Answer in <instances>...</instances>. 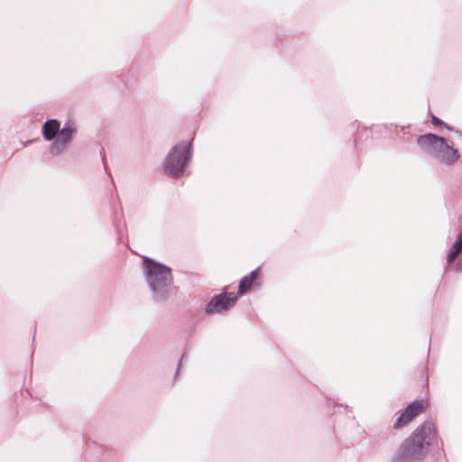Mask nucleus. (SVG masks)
I'll use <instances>...</instances> for the list:
<instances>
[{
	"instance_id": "39448f33",
	"label": "nucleus",
	"mask_w": 462,
	"mask_h": 462,
	"mask_svg": "<svg viewBox=\"0 0 462 462\" xmlns=\"http://www.w3.org/2000/svg\"><path fill=\"white\" fill-rule=\"evenodd\" d=\"M77 127L74 123H67L60 130V132L52 140L50 146V152L58 156L65 152L69 148L75 134Z\"/></svg>"
},
{
	"instance_id": "9d476101",
	"label": "nucleus",
	"mask_w": 462,
	"mask_h": 462,
	"mask_svg": "<svg viewBox=\"0 0 462 462\" xmlns=\"http://www.w3.org/2000/svg\"><path fill=\"white\" fill-rule=\"evenodd\" d=\"M461 250H462V233L459 234L457 239L453 244L452 248L447 256L448 262L451 263L457 257V255L460 253Z\"/></svg>"
},
{
	"instance_id": "0eeeda50",
	"label": "nucleus",
	"mask_w": 462,
	"mask_h": 462,
	"mask_svg": "<svg viewBox=\"0 0 462 462\" xmlns=\"http://www.w3.org/2000/svg\"><path fill=\"white\" fill-rule=\"evenodd\" d=\"M427 406L423 400L411 403L398 418L394 428H401L409 423L414 417L420 414Z\"/></svg>"
},
{
	"instance_id": "6e6552de",
	"label": "nucleus",
	"mask_w": 462,
	"mask_h": 462,
	"mask_svg": "<svg viewBox=\"0 0 462 462\" xmlns=\"http://www.w3.org/2000/svg\"><path fill=\"white\" fill-rule=\"evenodd\" d=\"M60 125L56 119L46 121L42 125V136L47 141H51L60 132Z\"/></svg>"
},
{
	"instance_id": "f8f14e48",
	"label": "nucleus",
	"mask_w": 462,
	"mask_h": 462,
	"mask_svg": "<svg viewBox=\"0 0 462 462\" xmlns=\"http://www.w3.org/2000/svg\"><path fill=\"white\" fill-rule=\"evenodd\" d=\"M457 269L462 271V258L457 263Z\"/></svg>"
},
{
	"instance_id": "f03ea898",
	"label": "nucleus",
	"mask_w": 462,
	"mask_h": 462,
	"mask_svg": "<svg viewBox=\"0 0 462 462\" xmlns=\"http://www.w3.org/2000/svg\"><path fill=\"white\" fill-rule=\"evenodd\" d=\"M144 270L146 281L157 300H163L172 291L171 269L167 266L145 258Z\"/></svg>"
},
{
	"instance_id": "9b49d317",
	"label": "nucleus",
	"mask_w": 462,
	"mask_h": 462,
	"mask_svg": "<svg viewBox=\"0 0 462 462\" xmlns=\"http://www.w3.org/2000/svg\"><path fill=\"white\" fill-rule=\"evenodd\" d=\"M431 123L435 125L445 126L447 129L450 130V128L447 125H445L441 120H439L435 116H431Z\"/></svg>"
},
{
	"instance_id": "7ed1b4c3",
	"label": "nucleus",
	"mask_w": 462,
	"mask_h": 462,
	"mask_svg": "<svg viewBox=\"0 0 462 462\" xmlns=\"http://www.w3.org/2000/svg\"><path fill=\"white\" fill-rule=\"evenodd\" d=\"M417 143L424 152L447 165H452L459 160L458 151L448 144L443 137L428 134L420 135L417 139Z\"/></svg>"
},
{
	"instance_id": "20e7f679",
	"label": "nucleus",
	"mask_w": 462,
	"mask_h": 462,
	"mask_svg": "<svg viewBox=\"0 0 462 462\" xmlns=\"http://www.w3.org/2000/svg\"><path fill=\"white\" fill-rule=\"evenodd\" d=\"M191 144L181 142L176 144L164 160V171L171 177H180L183 174L191 158Z\"/></svg>"
},
{
	"instance_id": "f257e3e1",
	"label": "nucleus",
	"mask_w": 462,
	"mask_h": 462,
	"mask_svg": "<svg viewBox=\"0 0 462 462\" xmlns=\"http://www.w3.org/2000/svg\"><path fill=\"white\" fill-rule=\"evenodd\" d=\"M435 436L436 431L430 422L419 426L399 448L393 458V462L421 460L427 455Z\"/></svg>"
},
{
	"instance_id": "1a4fd4ad",
	"label": "nucleus",
	"mask_w": 462,
	"mask_h": 462,
	"mask_svg": "<svg viewBox=\"0 0 462 462\" xmlns=\"http://www.w3.org/2000/svg\"><path fill=\"white\" fill-rule=\"evenodd\" d=\"M259 268L252 271L249 275L245 276L239 283V295L245 294L258 278Z\"/></svg>"
},
{
	"instance_id": "423d86ee",
	"label": "nucleus",
	"mask_w": 462,
	"mask_h": 462,
	"mask_svg": "<svg viewBox=\"0 0 462 462\" xmlns=\"http://www.w3.org/2000/svg\"><path fill=\"white\" fill-rule=\"evenodd\" d=\"M237 300L234 293H221L214 297L207 305L206 312L208 314L220 313L232 307Z\"/></svg>"
}]
</instances>
